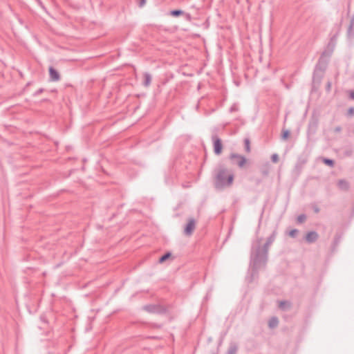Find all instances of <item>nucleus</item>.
<instances>
[{
    "mask_svg": "<svg viewBox=\"0 0 354 354\" xmlns=\"http://www.w3.org/2000/svg\"><path fill=\"white\" fill-rule=\"evenodd\" d=\"M353 154V150L352 149H349V150H346L344 151V155L346 156H352Z\"/></svg>",
    "mask_w": 354,
    "mask_h": 354,
    "instance_id": "nucleus-31",
    "label": "nucleus"
},
{
    "mask_svg": "<svg viewBox=\"0 0 354 354\" xmlns=\"http://www.w3.org/2000/svg\"><path fill=\"white\" fill-rule=\"evenodd\" d=\"M184 14H185V12L181 10H173L170 12V15L175 17H179Z\"/></svg>",
    "mask_w": 354,
    "mask_h": 354,
    "instance_id": "nucleus-21",
    "label": "nucleus"
},
{
    "mask_svg": "<svg viewBox=\"0 0 354 354\" xmlns=\"http://www.w3.org/2000/svg\"><path fill=\"white\" fill-rule=\"evenodd\" d=\"M261 174L264 176H266L268 175V173H269V171L267 168H265V169H261Z\"/></svg>",
    "mask_w": 354,
    "mask_h": 354,
    "instance_id": "nucleus-32",
    "label": "nucleus"
},
{
    "mask_svg": "<svg viewBox=\"0 0 354 354\" xmlns=\"http://www.w3.org/2000/svg\"><path fill=\"white\" fill-rule=\"evenodd\" d=\"M322 161L327 166L333 167L335 166V161L332 159L327 158H322Z\"/></svg>",
    "mask_w": 354,
    "mask_h": 354,
    "instance_id": "nucleus-17",
    "label": "nucleus"
},
{
    "mask_svg": "<svg viewBox=\"0 0 354 354\" xmlns=\"http://www.w3.org/2000/svg\"><path fill=\"white\" fill-rule=\"evenodd\" d=\"M340 239H341V236H338V235H336L334 238V241H333V247L335 248L339 243L340 241Z\"/></svg>",
    "mask_w": 354,
    "mask_h": 354,
    "instance_id": "nucleus-26",
    "label": "nucleus"
},
{
    "mask_svg": "<svg viewBox=\"0 0 354 354\" xmlns=\"http://www.w3.org/2000/svg\"><path fill=\"white\" fill-rule=\"evenodd\" d=\"M50 80L52 82H57L60 80L59 72L53 66L49 67Z\"/></svg>",
    "mask_w": 354,
    "mask_h": 354,
    "instance_id": "nucleus-9",
    "label": "nucleus"
},
{
    "mask_svg": "<svg viewBox=\"0 0 354 354\" xmlns=\"http://www.w3.org/2000/svg\"><path fill=\"white\" fill-rule=\"evenodd\" d=\"M143 76V82H142V85L145 86V87H149L151 84V75L148 72H145L142 75Z\"/></svg>",
    "mask_w": 354,
    "mask_h": 354,
    "instance_id": "nucleus-12",
    "label": "nucleus"
},
{
    "mask_svg": "<svg viewBox=\"0 0 354 354\" xmlns=\"http://www.w3.org/2000/svg\"><path fill=\"white\" fill-rule=\"evenodd\" d=\"M238 349V344L234 342H231L230 343L226 354H236Z\"/></svg>",
    "mask_w": 354,
    "mask_h": 354,
    "instance_id": "nucleus-11",
    "label": "nucleus"
},
{
    "mask_svg": "<svg viewBox=\"0 0 354 354\" xmlns=\"http://www.w3.org/2000/svg\"><path fill=\"white\" fill-rule=\"evenodd\" d=\"M44 92V88H39L34 93V96H37Z\"/></svg>",
    "mask_w": 354,
    "mask_h": 354,
    "instance_id": "nucleus-34",
    "label": "nucleus"
},
{
    "mask_svg": "<svg viewBox=\"0 0 354 354\" xmlns=\"http://www.w3.org/2000/svg\"><path fill=\"white\" fill-rule=\"evenodd\" d=\"M171 256V253L169 252H167L165 254H164L162 257H160L158 262L160 263H162L166 260H167Z\"/></svg>",
    "mask_w": 354,
    "mask_h": 354,
    "instance_id": "nucleus-19",
    "label": "nucleus"
},
{
    "mask_svg": "<svg viewBox=\"0 0 354 354\" xmlns=\"http://www.w3.org/2000/svg\"><path fill=\"white\" fill-rule=\"evenodd\" d=\"M137 3H138V6L140 7V8H142L143 7L145 3H146V0H136Z\"/></svg>",
    "mask_w": 354,
    "mask_h": 354,
    "instance_id": "nucleus-28",
    "label": "nucleus"
},
{
    "mask_svg": "<svg viewBox=\"0 0 354 354\" xmlns=\"http://www.w3.org/2000/svg\"><path fill=\"white\" fill-rule=\"evenodd\" d=\"M279 324V319L277 317H272L268 322V326L270 328H274Z\"/></svg>",
    "mask_w": 354,
    "mask_h": 354,
    "instance_id": "nucleus-14",
    "label": "nucleus"
},
{
    "mask_svg": "<svg viewBox=\"0 0 354 354\" xmlns=\"http://www.w3.org/2000/svg\"><path fill=\"white\" fill-rule=\"evenodd\" d=\"M337 186L341 190L347 191L349 189V183L344 179H340L337 182Z\"/></svg>",
    "mask_w": 354,
    "mask_h": 354,
    "instance_id": "nucleus-13",
    "label": "nucleus"
},
{
    "mask_svg": "<svg viewBox=\"0 0 354 354\" xmlns=\"http://www.w3.org/2000/svg\"><path fill=\"white\" fill-rule=\"evenodd\" d=\"M244 146H245V151L247 153H250L251 149H250V138H245L244 139Z\"/></svg>",
    "mask_w": 354,
    "mask_h": 354,
    "instance_id": "nucleus-18",
    "label": "nucleus"
},
{
    "mask_svg": "<svg viewBox=\"0 0 354 354\" xmlns=\"http://www.w3.org/2000/svg\"><path fill=\"white\" fill-rule=\"evenodd\" d=\"M234 173L232 169L221 164L214 169L213 174V185L216 189L223 190L233 185Z\"/></svg>",
    "mask_w": 354,
    "mask_h": 354,
    "instance_id": "nucleus-2",
    "label": "nucleus"
},
{
    "mask_svg": "<svg viewBox=\"0 0 354 354\" xmlns=\"http://www.w3.org/2000/svg\"><path fill=\"white\" fill-rule=\"evenodd\" d=\"M299 234V230L297 229H292L288 232V235L291 238H296Z\"/></svg>",
    "mask_w": 354,
    "mask_h": 354,
    "instance_id": "nucleus-23",
    "label": "nucleus"
},
{
    "mask_svg": "<svg viewBox=\"0 0 354 354\" xmlns=\"http://www.w3.org/2000/svg\"><path fill=\"white\" fill-rule=\"evenodd\" d=\"M334 50L331 48H326L321 54V57L326 58L329 61V58L332 55Z\"/></svg>",
    "mask_w": 354,
    "mask_h": 354,
    "instance_id": "nucleus-15",
    "label": "nucleus"
},
{
    "mask_svg": "<svg viewBox=\"0 0 354 354\" xmlns=\"http://www.w3.org/2000/svg\"><path fill=\"white\" fill-rule=\"evenodd\" d=\"M148 325H149V327L151 328H158V329H160V328H162V324H161L149 323V324H148Z\"/></svg>",
    "mask_w": 354,
    "mask_h": 354,
    "instance_id": "nucleus-25",
    "label": "nucleus"
},
{
    "mask_svg": "<svg viewBox=\"0 0 354 354\" xmlns=\"http://www.w3.org/2000/svg\"><path fill=\"white\" fill-rule=\"evenodd\" d=\"M354 25V19H353L351 21V24H350V26H349V28H348V31L350 32L352 28H353V26Z\"/></svg>",
    "mask_w": 354,
    "mask_h": 354,
    "instance_id": "nucleus-37",
    "label": "nucleus"
},
{
    "mask_svg": "<svg viewBox=\"0 0 354 354\" xmlns=\"http://www.w3.org/2000/svg\"><path fill=\"white\" fill-rule=\"evenodd\" d=\"M196 220L194 218H189L187 223L184 227V234L188 236H191L196 228Z\"/></svg>",
    "mask_w": 354,
    "mask_h": 354,
    "instance_id": "nucleus-7",
    "label": "nucleus"
},
{
    "mask_svg": "<svg viewBox=\"0 0 354 354\" xmlns=\"http://www.w3.org/2000/svg\"><path fill=\"white\" fill-rule=\"evenodd\" d=\"M260 183H261V179H257V183L259 184Z\"/></svg>",
    "mask_w": 354,
    "mask_h": 354,
    "instance_id": "nucleus-39",
    "label": "nucleus"
},
{
    "mask_svg": "<svg viewBox=\"0 0 354 354\" xmlns=\"http://www.w3.org/2000/svg\"><path fill=\"white\" fill-rule=\"evenodd\" d=\"M342 131V127L340 126H337L334 129V132L336 133H339Z\"/></svg>",
    "mask_w": 354,
    "mask_h": 354,
    "instance_id": "nucleus-35",
    "label": "nucleus"
},
{
    "mask_svg": "<svg viewBox=\"0 0 354 354\" xmlns=\"http://www.w3.org/2000/svg\"><path fill=\"white\" fill-rule=\"evenodd\" d=\"M328 60L326 58L319 57V60L315 65L313 80L314 82L320 84L323 78V74L327 68Z\"/></svg>",
    "mask_w": 354,
    "mask_h": 354,
    "instance_id": "nucleus-3",
    "label": "nucleus"
},
{
    "mask_svg": "<svg viewBox=\"0 0 354 354\" xmlns=\"http://www.w3.org/2000/svg\"><path fill=\"white\" fill-rule=\"evenodd\" d=\"M306 218H307V216L306 214H299L297 217V223L298 224H301V223H304L306 221Z\"/></svg>",
    "mask_w": 354,
    "mask_h": 354,
    "instance_id": "nucleus-20",
    "label": "nucleus"
},
{
    "mask_svg": "<svg viewBox=\"0 0 354 354\" xmlns=\"http://www.w3.org/2000/svg\"><path fill=\"white\" fill-rule=\"evenodd\" d=\"M183 15H185V19L189 21H191L192 19V15L189 14V13H185Z\"/></svg>",
    "mask_w": 354,
    "mask_h": 354,
    "instance_id": "nucleus-30",
    "label": "nucleus"
},
{
    "mask_svg": "<svg viewBox=\"0 0 354 354\" xmlns=\"http://www.w3.org/2000/svg\"><path fill=\"white\" fill-rule=\"evenodd\" d=\"M277 234V227L273 230L272 233L266 239V243L262 245V238H257L253 242L250 251V265L254 271H258L261 268L266 267L270 246L274 241Z\"/></svg>",
    "mask_w": 354,
    "mask_h": 354,
    "instance_id": "nucleus-1",
    "label": "nucleus"
},
{
    "mask_svg": "<svg viewBox=\"0 0 354 354\" xmlns=\"http://www.w3.org/2000/svg\"><path fill=\"white\" fill-rule=\"evenodd\" d=\"M336 40H337V35H333V36L330 38V41H329V42H328V45H327V46H326V47H327V48H331V49H333V50H334V49H335V44H336Z\"/></svg>",
    "mask_w": 354,
    "mask_h": 354,
    "instance_id": "nucleus-16",
    "label": "nucleus"
},
{
    "mask_svg": "<svg viewBox=\"0 0 354 354\" xmlns=\"http://www.w3.org/2000/svg\"><path fill=\"white\" fill-rule=\"evenodd\" d=\"M271 160L273 162H277L278 160H279V156L277 153H274L272 156H271Z\"/></svg>",
    "mask_w": 354,
    "mask_h": 354,
    "instance_id": "nucleus-29",
    "label": "nucleus"
},
{
    "mask_svg": "<svg viewBox=\"0 0 354 354\" xmlns=\"http://www.w3.org/2000/svg\"><path fill=\"white\" fill-rule=\"evenodd\" d=\"M278 306L281 310L285 311L291 308L292 303L289 301L283 300L279 301Z\"/></svg>",
    "mask_w": 354,
    "mask_h": 354,
    "instance_id": "nucleus-10",
    "label": "nucleus"
},
{
    "mask_svg": "<svg viewBox=\"0 0 354 354\" xmlns=\"http://www.w3.org/2000/svg\"><path fill=\"white\" fill-rule=\"evenodd\" d=\"M228 158L232 165H236L241 169L243 168L245 165L248 162V160L245 156L236 153H231Z\"/></svg>",
    "mask_w": 354,
    "mask_h": 354,
    "instance_id": "nucleus-4",
    "label": "nucleus"
},
{
    "mask_svg": "<svg viewBox=\"0 0 354 354\" xmlns=\"http://www.w3.org/2000/svg\"><path fill=\"white\" fill-rule=\"evenodd\" d=\"M212 141L213 142L214 153L216 155H220L223 151V143L221 139L218 136L216 133L212 135Z\"/></svg>",
    "mask_w": 354,
    "mask_h": 354,
    "instance_id": "nucleus-6",
    "label": "nucleus"
},
{
    "mask_svg": "<svg viewBox=\"0 0 354 354\" xmlns=\"http://www.w3.org/2000/svg\"><path fill=\"white\" fill-rule=\"evenodd\" d=\"M238 110H239V107H238V106L236 104H232L231 106V107L230 108V113L238 111Z\"/></svg>",
    "mask_w": 354,
    "mask_h": 354,
    "instance_id": "nucleus-27",
    "label": "nucleus"
},
{
    "mask_svg": "<svg viewBox=\"0 0 354 354\" xmlns=\"http://www.w3.org/2000/svg\"><path fill=\"white\" fill-rule=\"evenodd\" d=\"M348 115H354V107H350L348 109Z\"/></svg>",
    "mask_w": 354,
    "mask_h": 354,
    "instance_id": "nucleus-33",
    "label": "nucleus"
},
{
    "mask_svg": "<svg viewBox=\"0 0 354 354\" xmlns=\"http://www.w3.org/2000/svg\"><path fill=\"white\" fill-rule=\"evenodd\" d=\"M330 88H331V82H328L327 84H326V89L327 91H330Z\"/></svg>",
    "mask_w": 354,
    "mask_h": 354,
    "instance_id": "nucleus-36",
    "label": "nucleus"
},
{
    "mask_svg": "<svg viewBox=\"0 0 354 354\" xmlns=\"http://www.w3.org/2000/svg\"><path fill=\"white\" fill-rule=\"evenodd\" d=\"M290 135V132L288 129H283L282 134H281V138L283 140H286Z\"/></svg>",
    "mask_w": 354,
    "mask_h": 354,
    "instance_id": "nucleus-22",
    "label": "nucleus"
},
{
    "mask_svg": "<svg viewBox=\"0 0 354 354\" xmlns=\"http://www.w3.org/2000/svg\"><path fill=\"white\" fill-rule=\"evenodd\" d=\"M349 96L352 100H354V90L350 91Z\"/></svg>",
    "mask_w": 354,
    "mask_h": 354,
    "instance_id": "nucleus-38",
    "label": "nucleus"
},
{
    "mask_svg": "<svg viewBox=\"0 0 354 354\" xmlns=\"http://www.w3.org/2000/svg\"><path fill=\"white\" fill-rule=\"evenodd\" d=\"M319 239V234L315 231L308 232L304 237L305 241L308 243H313L316 242Z\"/></svg>",
    "mask_w": 354,
    "mask_h": 354,
    "instance_id": "nucleus-8",
    "label": "nucleus"
},
{
    "mask_svg": "<svg viewBox=\"0 0 354 354\" xmlns=\"http://www.w3.org/2000/svg\"><path fill=\"white\" fill-rule=\"evenodd\" d=\"M143 310L149 313L165 314L167 312V307L160 304H148L143 306Z\"/></svg>",
    "mask_w": 354,
    "mask_h": 354,
    "instance_id": "nucleus-5",
    "label": "nucleus"
},
{
    "mask_svg": "<svg viewBox=\"0 0 354 354\" xmlns=\"http://www.w3.org/2000/svg\"><path fill=\"white\" fill-rule=\"evenodd\" d=\"M310 207L313 209L315 213L318 214L320 212V209L316 203H312Z\"/></svg>",
    "mask_w": 354,
    "mask_h": 354,
    "instance_id": "nucleus-24",
    "label": "nucleus"
}]
</instances>
